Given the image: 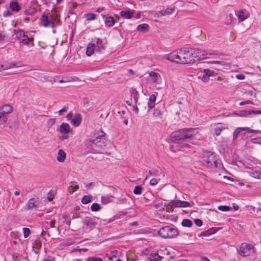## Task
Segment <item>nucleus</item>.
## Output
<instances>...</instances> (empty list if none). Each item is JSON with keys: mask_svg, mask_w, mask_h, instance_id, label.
Here are the masks:
<instances>
[{"mask_svg": "<svg viewBox=\"0 0 261 261\" xmlns=\"http://www.w3.org/2000/svg\"><path fill=\"white\" fill-rule=\"evenodd\" d=\"M181 225L184 227H190L192 226V221L189 219H184L181 222Z\"/></svg>", "mask_w": 261, "mask_h": 261, "instance_id": "4c0bfd02", "label": "nucleus"}, {"mask_svg": "<svg viewBox=\"0 0 261 261\" xmlns=\"http://www.w3.org/2000/svg\"><path fill=\"white\" fill-rule=\"evenodd\" d=\"M180 207H192L194 205V203L192 201L189 202L186 201L180 200Z\"/></svg>", "mask_w": 261, "mask_h": 261, "instance_id": "c9c22d12", "label": "nucleus"}, {"mask_svg": "<svg viewBox=\"0 0 261 261\" xmlns=\"http://www.w3.org/2000/svg\"><path fill=\"white\" fill-rule=\"evenodd\" d=\"M245 75L243 74H238L236 75V78L238 80H244L245 79Z\"/></svg>", "mask_w": 261, "mask_h": 261, "instance_id": "5fc2aeb1", "label": "nucleus"}, {"mask_svg": "<svg viewBox=\"0 0 261 261\" xmlns=\"http://www.w3.org/2000/svg\"><path fill=\"white\" fill-rule=\"evenodd\" d=\"M66 159V153L62 149H59L58 152L57 160L59 162H63Z\"/></svg>", "mask_w": 261, "mask_h": 261, "instance_id": "cd10ccee", "label": "nucleus"}, {"mask_svg": "<svg viewBox=\"0 0 261 261\" xmlns=\"http://www.w3.org/2000/svg\"><path fill=\"white\" fill-rule=\"evenodd\" d=\"M104 10H105V8H103V7H102V8H99L97 9H96V11L97 12L100 13V12H101V11H104Z\"/></svg>", "mask_w": 261, "mask_h": 261, "instance_id": "0e129e2a", "label": "nucleus"}, {"mask_svg": "<svg viewBox=\"0 0 261 261\" xmlns=\"http://www.w3.org/2000/svg\"><path fill=\"white\" fill-rule=\"evenodd\" d=\"M174 9L171 8H167L165 10H161L159 12V14L162 16H165L167 15H169L174 11Z\"/></svg>", "mask_w": 261, "mask_h": 261, "instance_id": "473e14b6", "label": "nucleus"}, {"mask_svg": "<svg viewBox=\"0 0 261 261\" xmlns=\"http://www.w3.org/2000/svg\"><path fill=\"white\" fill-rule=\"evenodd\" d=\"M222 132V129L220 128H216L215 129V133L216 136H219Z\"/></svg>", "mask_w": 261, "mask_h": 261, "instance_id": "864d4df0", "label": "nucleus"}, {"mask_svg": "<svg viewBox=\"0 0 261 261\" xmlns=\"http://www.w3.org/2000/svg\"><path fill=\"white\" fill-rule=\"evenodd\" d=\"M70 125L68 123H63L60 127V132L62 134V139H66L69 137L68 135L70 131Z\"/></svg>", "mask_w": 261, "mask_h": 261, "instance_id": "f8f14e48", "label": "nucleus"}, {"mask_svg": "<svg viewBox=\"0 0 261 261\" xmlns=\"http://www.w3.org/2000/svg\"><path fill=\"white\" fill-rule=\"evenodd\" d=\"M96 51V46L95 43H89L86 50V54L88 56H91L94 51Z\"/></svg>", "mask_w": 261, "mask_h": 261, "instance_id": "412c9836", "label": "nucleus"}, {"mask_svg": "<svg viewBox=\"0 0 261 261\" xmlns=\"http://www.w3.org/2000/svg\"><path fill=\"white\" fill-rule=\"evenodd\" d=\"M191 51L193 52V59L197 58L198 60H202L204 58H206V56L211 54H208L205 50L199 48H192Z\"/></svg>", "mask_w": 261, "mask_h": 261, "instance_id": "9d476101", "label": "nucleus"}, {"mask_svg": "<svg viewBox=\"0 0 261 261\" xmlns=\"http://www.w3.org/2000/svg\"><path fill=\"white\" fill-rule=\"evenodd\" d=\"M41 25L45 28H55L57 25H61L60 15L56 10H51L47 15H43L40 18Z\"/></svg>", "mask_w": 261, "mask_h": 261, "instance_id": "7ed1b4c3", "label": "nucleus"}, {"mask_svg": "<svg viewBox=\"0 0 261 261\" xmlns=\"http://www.w3.org/2000/svg\"><path fill=\"white\" fill-rule=\"evenodd\" d=\"M79 188V185L76 181H71L70 183L69 190L71 189L72 190V191H70L71 194H72L74 191L77 190Z\"/></svg>", "mask_w": 261, "mask_h": 261, "instance_id": "f704fd0d", "label": "nucleus"}, {"mask_svg": "<svg viewBox=\"0 0 261 261\" xmlns=\"http://www.w3.org/2000/svg\"><path fill=\"white\" fill-rule=\"evenodd\" d=\"M103 19L105 20L106 25L107 27H111L114 25L116 21L115 19L112 16H106L104 15H101Z\"/></svg>", "mask_w": 261, "mask_h": 261, "instance_id": "6ab92c4d", "label": "nucleus"}, {"mask_svg": "<svg viewBox=\"0 0 261 261\" xmlns=\"http://www.w3.org/2000/svg\"><path fill=\"white\" fill-rule=\"evenodd\" d=\"M161 257L158 253H153L149 255L147 261H160Z\"/></svg>", "mask_w": 261, "mask_h": 261, "instance_id": "7c9ffc66", "label": "nucleus"}, {"mask_svg": "<svg viewBox=\"0 0 261 261\" xmlns=\"http://www.w3.org/2000/svg\"><path fill=\"white\" fill-rule=\"evenodd\" d=\"M92 197L91 195H86L83 197L81 201L83 204H86L90 202L92 200Z\"/></svg>", "mask_w": 261, "mask_h": 261, "instance_id": "e433bc0d", "label": "nucleus"}, {"mask_svg": "<svg viewBox=\"0 0 261 261\" xmlns=\"http://www.w3.org/2000/svg\"><path fill=\"white\" fill-rule=\"evenodd\" d=\"M161 79L159 73L154 71H151L149 73V80L153 83H159V81Z\"/></svg>", "mask_w": 261, "mask_h": 261, "instance_id": "a211bd4d", "label": "nucleus"}, {"mask_svg": "<svg viewBox=\"0 0 261 261\" xmlns=\"http://www.w3.org/2000/svg\"><path fill=\"white\" fill-rule=\"evenodd\" d=\"M247 132L249 133H254V134H257L259 132L258 130H254L250 129L249 127H238L235 129V130L233 132V140H235L238 138L240 134H243V132Z\"/></svg>", "mask_w": 261, "mask_h": 261, "instance_id": "1a4fd4ad", "label": "nucleus"}, {"mask_svg": "<svg viewBox=\"0 0 261 261\" xmlns=\"http://www.w3.org/2000/svg\"><path fill=\"white\" fill-rule=\"evenodd\" d=\"M47 199L49 201H51L53 199V195H51V194H48L47 195Z\"/></svg>", "mask_w": 261, "mask_h": 261, "instance_id": "e2e57ef3", "label": "nucleus"}, {"mask_svg": "<svg viewBox=\"0 0 261 261\" xmlns=\"http://www.w3.org/2000/svg\"><path fill=\"white\" fill-rule=\"evenodd\" d=\"M77 6V5L75 3H73L71 5L70 8L72 9H75Z\"/></svg>", "mask_w": 261, "mask_h": 261, "instance_id": "680f3d73", "label": "nucleus"}, {"mask_svg": "<svg viewBox=\"0 0 261 261\" xmlns=\"http://www.w3.org/2000/svg\"><path fill=\"white\" fill-rule=\"evenodd\" d=\"M143 187L141 186H136L134 189L133 192L135 195H141L142 193Z\"/></svg>", "mask_w": 261, "mask_h": 261, "instance_id": "58836bf2", "label": "nucleus"}, {"mask_svg": "<svg viewBox=\"0 0 261 261\" xmlns=\"http://www.w3.org/2000/svg\"><path fill=\"white\" fill-rule=\"evenodd\" d=\"M234 114L240 117H246L251 114H261L260 110H241L238 112H234Z\"/></svg>", "mask_w": 261, "mask_h": 261, "instance_id": "9b49d317", "label": "nucleus"}, {"mask_svg": "<svg viewBox=\"0 0 261 261\" xmlns=\"http://www.w3.org/2000/svg\"><path fill=\"white\" fill-rule=\"evenodd\" d=\"M8 119L7 116L0 111V124L5 123Z\"/></svg>", "mask_w": 261, "mask_h": 261, "instance_id": "a19ab883", "label": "nucleus"}, {"mask_svg": "<svg viewBox=\"0 0 261 261\" xmlns=\"http://www.w3.org/2000/svg\"><path fill=\"white\" fill-rule=\"evenodd\" d=\"M68 110V107L67 106H64L62 109L59 111V113H62L63 112H66Z\"/></svg>", "mask_w": 261, "mask_h": 261, "instance_id": "4d7b16f0", "label": "nucleus"}, {"mask_svg": "<svg viewBox=\"0 0 261 261\" xmlns=\"http://www.w3.org/2000/svg\"><path fill=\"white\" fill-rule=\"evenodd\" d=\"M212 63H213V64H221L222 65H223L224 64V62H222V61H212L211 62Z\"/></svg>", "mask_w": 261, "mask_h": 261, "instance_id": "13d9d810", "label": "nucleus"}, {"mask_svg": "<svg viewBox=\"0 0 261 261\" xmlns=\"http://www.w3.org/2000/svg\"><path fill=\"white\" fill-rule=\"evenodd\" d=\"M10 7L13 11L18 12L20 9L17 0H12L10 3Z\"/></svg>", "mask_w": 261, "mask_h": 261, "instance_id": "393cba45", "label": "nucleus"}, {"mask_svg": "<svg viewBox=\"0 0 261 261\" xmlns=\"http://www.w3.org/2000/svg\"><path fill=\"white\" fill-rule=\"evenodd\" d=\"M252 102L250 100H246L244 101L240 102L239 103L240 106H244L245 105L252 104Z\"/></svg>", "mask_w": 261, "mask_h": 261, "instance_id": "603ef678", "label": "nucleus"}, {"mask_svg": "<svg viewBox=\"0 0 261 261\" xmlns=\"http://www.w3.org/2000/svg\"><path fill=\"white\" fill-rule=\"evenodd\" d=\"M195 128L182 129L171 134V140L172 142L179 144L181 147L189 146L195 144L193 139Z\"/></svg>", "mask_w": 261, "mask_h": 261, "instance_id": "f257e3e1", "label": "nucleus"}, {"mask_svg": "<svg viewBox=\"0 0 261 261\" xmlns=\"http://www.w3.org/2000/svg\"><path fill=\"white\" fill-rule=\"evenodd\" d=\"M235 14L238 17L239 21H243L249 17V14L246 10L236 11Z\"/></svg>", "mask_w": 261, "mask_h": 261, "instance_id": "4468645a", "label": "nucleus"}, {"mask_svg": "<svg viewBox=\"0 0 261 261\" xmlns=\"http://www.w3.org/2000/svg\"><path fill=\"white\" fill-rule=\"evenodd\" d=\"M13 107L10 105H5L0 107V111L7 116L11 113Z\"/></svg>", "mask_w": 261, "mask_h": 261, "instance_id": "4be33fe9", "label": "nucleus"}, {"mask_svg": "<svg viewBox=\"0 0 261 261\" xmlns=\"http://www.w3.org/2000/svg\"><path fill=\"white\" fill-rule=\"evenodd\" d=\"M203 163L208 167L220 168L221 164L220 160L214 153L205 152L203 155Z\"/></svg>", "mask_w": 261, "mask_h": 261, "instance_id": "20e7f679", "label": "nucleus"}, {"mask_svg": "<svg viewBox=\"0 0 261 261\" xmlns=\"http://www.w3.org/2000/svg\"><path fill=\"white\" fill-rule=\"evenodd\" d=\"M86 261H103L100 257H91L86 259Z\"/></svg>", "mask_w": 261, "mask_h": 261, "instance_id": "8fccbe9b", "label": "nucleus"}, {"mask_svg": "<svg viewBox=\"0 0 261 261\" xmlns=\"http://www.w3.org/2000/svg\"><path fill=\"white\" fill-rule=\"evenodd\" d=\"M180 200H176L171 202L172 207H180Z\"/></svg>", "mask_w": 261, "mask_h": 261, "instance_id": "de8ad7c7", "label": "nucleus"}, {"mask_svg": "<svg viewBox=\"0 0 261 261\" xmlns=\"http://www.w3.org/2000/svg\"><path fill=\"white\" fill-rule=\"evenodd\" d=\"M85 18L87 20H93L96 18V15L92 13H87L85 15Z\"/></svg>", "mask_w": 261, "mask_h": 261, "instance_id": "37998d69", "label": "nucleus"}, {"mask_svg": "<svg viewBox=\"0 0 261 261\" xmlns=\"http://www.w3.org/2000/svg\"><path fill=\"white\" fill-rule=\"evenodd\" d=\"M135 13V10L127 9L126 10L120 11V15L124 19H130L134 17Z\"/></svg>", "mask_w": 261, "mask_h": 261, "instance_id": "2eb2a0df", "label": "nucleus"}, {"mask_svg": "<svg viewBox=\"0 0 261 261\" xmlns=\"http://www.w3.org/2000/svg\"><path fill=\"white\" fill-rule=\"evenodd\" d=\"M67 120H71L72 119V114L70 113L67 115Z\"/></svg>", "mask_w": 261, "mask_h": 261, "instance_id": "bf43d9fd", "label": "nucleus"}, {"mask_svg": "<svg viewBox=\"0 0 261 261\" xmlns=\"http://www.w3.org/2000/svg\"><path fill=\"white\" fill-rule=\"evenodd\" d=\"M20 42L22 43L30 46V44L31 46L34 45L33 40L32 38H29L27 35L24 34V36L20 39Z\"/></svg>", "mask_w": 261, "mask_h": 261, "instance_id": "aec40b11", "label": "nucleus"}, {"mask_svg": "<svg viewBox=\"0 0 261 261\" xmlns=\"http://www.w3.org/2000/svg\"><path fill=\"white\" fill-rule=\"evenodd\" d=\"M167 59L176 63L181 64V59L179 49L176 51H173L168 55Z\"/></svg>", "mask_w": 261, "mask_h": 261, "instance_id": "ddd939ff", "label": "nucleus"}, {"mask_svg": "<svg viewBox=\"0 0 261 261\" xmlns=\"http://www.w3.org/2000/svg\"><path fill=\"white\" fill-rule=\"evenodd\" d=\"M22 230H23V234L24 238H28L30 234V229L27 227H24V228H23Z\"/></svg>", "mask_w": 261, "mask_h": 261, "instance_id": "49530a36", "label": "nucleus"}, {"mask_svg": "<svg viewBox=\"0 0 261 261\" xmlns=\"http://www.w3.org/2000/svg\"><path fill=\"white\" fill-rule=\"evenodd\" d=\"M106 134L102 130L94 133L90 139V146L93 153H102V148L105 146Z\"/></svg>", "mask_w": 261, "mask_h": 261, "instance_id": "f03ea898", "label": "nucleus"}, {"mask_svg": "<svg viewBox=\"0 0 261 261\" xmlns=\"http://www.w3.org/2000/svg\"><path fill=\"white\" fill-rule=\"evenodd\" d=\"M12 13L8 10L4 12L3 16L4 17H8L11 15Z\"/></svg>", "mask_w": 261, "mask_h": 261, "instance_id": "6e6d98bb", "label": "nucleus"}, {"mask_svg": "<svg viewBox=\"0 0 261 261\" xmlns=\"http://www.w3.org/2000/svg\"><path fill=\"white\" fill-rule=\"evenodd\" d=\"M237 252L242 257H247L252 256L255 253L254 246L247 243H243L241 244L238 249Z\"/></svg>", "mask_w": 261, "mask_h": 261, "instance_id": "0eeeda50", "label": "nucleus"}, {"mask_svg": "<svg viewBox=\"0 0 261 261\" xmlns=\"http://www.w3.org/2000/svg\"><path fill=\"white\" fill-rule=\"evenodd\" d=\"M176 228L171 226H166L161 228L158 231V234L164 239H171L178 235Z\"/></svg>", "mask_w": 261, "mask_h": 261, "instance_id": "423d86ee", "label": "nucleus"}, {"mask_svg": "<svg viewBox=\"0 0 261 261\" xmlns=\"http://www.w3.org/2000/svg\"><path fill=\"white\" fill-rule=\"evenodd\" d=\"M156 99V96L155 94H151L149 96V101L148 102V106L150 109H152L154 108Z\"/></svg>", "mask_w": 261, "mask_h": 261, "instance_id": "a878e982", "label": "nucleus"}, {"mask_svg": "<svg viewBox=\"0 0 261 261\" xmlns=\"http://www.w3.org/2000/svg\"><path fill=\"white\" fill-rule=\"evenodd\" d=\"M196 226L200 227L202 225V221L200 219H195L194 220Z\"/></svg>", "mask_w": 261, "mask_h": 261, "instance_id": "3c124183", "label": "nucleus"}, {"mask_svg": "<svg viewBox=\"0 0 261 261\" xmlns=\"http://www.w3.org/2000/svg\"><path fill=\"white\" fill-rule=\"evenodd\" d=\"M249 175L255 178L259 179L261 178V172L258 171H251L249 172Z\"/></svg>", "mask_w": 261, "mask_h": 261, "instance_id": "72a5a7b5", "label": "nucleus"}, {"mask_svg": "<svg viewBox=\"0 0 261 261\" xmlns=\"http://www.w3.org/2000/svg\"><path fill=\"white\" fill-rule=\"evenodd\" d=\"M133 111H135L136 113H138L139 112V109L137 107L134 106Z\"/></svg>", "mask_w": 261, "mask_h": 261, "instance_id": "69168bd1", "label": "nucleus"}, {"mask_svg": "<svg viewBox=\"0 0 261 261\" xmlns=\"http://www.w3.org/2000/svg\"><path fill=\"white\" fill-rule=\"evenodd\" d=\"M55 259L54 257H52L49 259H44V261H55Z\"/></svg>", "mask_w": 261, "mask_h": 261, "instance_id": "774afa93", "label": "nucleus"}, {"mask_svg": "<svg viewBox=\"0 0 261 261\" xmlns=\"http://www.w3.org/2000/svg\"><path fill=\"white\" fill-rule=\"evenodd\" d=\"M164 107L158 108L154 110L153 116L156 118H162L164 113Z\"/></svg>", "mask_w": 261, "mask_h": 261, "instance_id": "b1692460", "label": "nucleus"}, {"mask_svg": "<svg viewBox=\"0 0 261 261\" xmlns=\"http://www.w3.org/2000/svg\"><path fill=\"white\" fill-rule=\"evenodd\" d=\"M215 72L208 69L203 70V74L201 77L202 81L206 82L208 81L210 76H215Z\"/></svg>", "mask_w": 261, "mask_h": 261, "instance_id": "dca6fc26", "label": "nucleus"}, {"mask_svg": "<svg viewBox=\"0 0 261 261\" xmlns=\"http://www.w3.org/2000/svg\"><path fill=\"white\" fill-rule=\"evenodd\" d=\"M192 48L184 47L179 49L181 59V64H193L195 60L193 59Z\"/></svg>", "mask_w": 261, "mask_h": 261, "instance_id": "39448f33", "label": "nucleus"}, {"mask_svg": "<svg viewBox=\"0 0 261 261\" xmlns=\"http://www.w3.org/2000/svg\"><path fill=\"white\" fill-rule=\"evenodd\" d=\"M122 118L123 119V123L125 124V125H127L128 124V120L127 118H123L122 117Z\"/></svg>", "mask_w": 261, "mask_h": 261, "instance_id": "338daca9", "label": "nucleus"}, {"mask_svg": "<svg viewBox=\"0 0 261 261\" xmlns=\"http://www.w3.org/2000/svg\"><path fill=\"white\" fill-rule=\"evenodd\" d=\"M49 225L50 227H55V220L51 221L49 222Z\"/></svg>", "mask_w": 261, "mask_h": 261, "instance_id": "052dcab7", "label": "nucleus"}, {"mask_svg": "<svg viewBox=\"0 0 261 261\" xmlns=\"http://www.w3.org/2000/svg\"><path fill=\"white\" fill-rule=\"evenodd\" d=\"M149 28L148 24L146 23H143L138 25L137 30L140 31H144Z\"/></svg>", "mask_w": 261, "mask_h": 261, "instance_id": "79ce46f5", "label": "nucleus"}, {"mask_svg": "<svg viewBox=\"0 0 261 261\" xmlns=\"http://www.w3.org/2000/svg\"><path fill=\"white\" fill-rule=\"evenodd\" d=\"M15 67H18V66H16L14 63L5 62L3 64L0 66V68H2L3 70H5L13 68Z\"/></svg>", "mask_w": 261, "mask_h": 261, "instance_id": "bb28decb", "label": "nucleus"}, {"mask_svg": "<svg viewBox=\"0 0 261 261\" xmlns=\"http://www.w3.org/2000/svg\"><path fill=\"white\" fill-rule=\"evenodd\" d=\"M27 205L28 210H32L33 208H36V205L34 203V199L33 198L30 199L28 201Z\"/></svg>", "mask_w": 261, "mask_h": 261, "instance_id": "ea45409f", "label": "nucleus"}, {"mask_svg": "<svg viewBox=\"0 0 261 261\" xmlns=\"http://www.w3.org/2000/svg\"><path fill=\"white\" fill-rule=\"evenodd\" d=\"M100 208V206L99 204L97 203H94L92 204L91 206V210L93 212L98 211Z\"/></svg>", "mask_w": 261, "mask_h": 261, "instance_id": "c03bdc74", "label": "nucleus"}, {"mask_svg": "<svg viewBox=\"0 0 261 261\" xmlns=\"http://www.w3.org/2000/svg\"><path fill=\"white\" fill-rule=\"evenodd\" d=\"M96 51L100 52L102 50L105 49V46L101 39L98 38L96 40Z\"/></svg>", "mask_w": 261, "mask_h": 261, "instance_id": "c85d7f7f", "label": "nucleus"}, {"mask_svg": "<svg viewBox=\"0 0 261 261\" xmlns=\"http://www.w3.org/2000/svg\"><path fill=\"white\" fill-rule=\"evenodd\" d=\"M159 180L160 179H158L156 178H153L150 180L149 185L151 186H155L158 184Z\"/></svg>", "mask_w": 261, "mask_h": 261, "instance_id": "09e8293b", "label": "nucleus"}, {"mask_svg": "<svg viewBox=\"0 0 261 261\" xmlns=\"http://www.w3.org/2000/svg\"><path fill=\"white\" fill-rule=\"evenodd\" d=\"M82 116L80 114H76L73 118L71 119L70 123L74 126H78L80 125L82 122Z\"/></svg>", "mask_w": 261, "mask_h": 261, "instance_id": "f3484780", "label": "nucleus"}, {"mask_svg": "<svg viewBox=\"0 0 261 261\" xmlns=\"http://www.w3.org/2000/svg\"><path fill=\"white\" fill-rule=\"evenodd\" d=\"M216 229L214 227H212L207 230H205L201 233L202 236H208L216 233Z\"/></svg>", "mask_w": 261, "mask_h": 261, "instance_id": "2f4dec72", "label": "nucleus"}, {"mask_svg": "<svg viewBox=\"0 0 261 261\" xmlns=\"http://www.w3.org/2000/svg\"><path fill=\"white\" fill-rule=\"evenodd\" d=\"M98 218L95 217H86L83 220L84 226L83 229L86 232H88L93 229L97 224Z\"/></svg>", "mask_w": 261, "mask_h": 261, "instance_id": "6e6552de", "label": "nucleus"}, {"mask_svg": "<svg viewBox=\"0 0 261 261\" xmlns=\"http://www.w3.org/2000/svg\"><path fill=\"white\" fill-rule=\"evenodd\" d=\"M130 92L134 100L135 103L137 104L139 98V93L135 88H132L130 90Z\"/></svg>", "mask_w": 261, "mask_h": 261, "instance_id": "c756f323", "label": "nucleus"}, {"mask_svg": "<svg viewBox=\"0 0 261 261\" xmlns=\"http://www.w3.org/2000/svg\"><path fill=\"white\" fill-rule=\"evenodd\" d=\"M13 37L14 39L20 40L24 35V32L22 30L17 29L13 31Z\"/></svg>", "mask_w": 261, "mask_h": 261, "instance_id": "5701e85b", "label": "nucleus"}, {"mask_svg": "<svg viewBox=\"0 0 261 261\" xmlns=\"http://www.w3.org/2000/svg\"><path fill=\"white\" fill-rule=\"evenodd\" d=\"M218 210L223 212H227L231 210V207L226 205H220L218 207Z\"/></svg>", "mask_w": 261, "mask_h": 261, "instance_id": "a18cd8bd", "label": "nucleus"}]
</instances>
